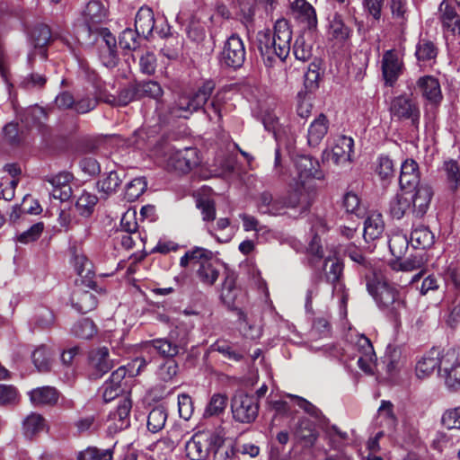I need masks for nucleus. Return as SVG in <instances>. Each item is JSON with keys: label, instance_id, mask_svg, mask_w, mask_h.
Wrapping results in <instances>:
<instances>
[{"label": "nucleus", "instance_id": "423d86ee", "mask_svg": "<svg viewBox=\"0 0 460 460\" xmlns=\"http://www.w3.org/2000/svg\"><path fill=\"white\" fill-rule=\"evenodd\" d=\"M246 58L244 43L238 34H232L226 40L220 53V64L234 70L243 66Z\"/></svg>", "mask_w": 460, "mask_h": 460}, {"label": "nucleus", "instance_id": "f257e3e1", "mask_svg": "<svg viewBox=\"0 0 460 460\" xmlns=\"http://www.w3.org/2000/svg\"><path fill=\"white\" fill-rule=\"evenodd\" d=\"M366 287L377 308L396 324L407 312L406 293L382 275L372 271L366 274Z\"/></svg>", "mask_w": 460, "mask_h": 460}, {"label": "nucleus", "instance_id": "7ed1b4c3", "mask_svg": "<svg viewBox=\"0 0 460 460\" xmlns=\"http://www.w3.org/2000/svg\"><path fill=\"white\" fill-rule=\"evenodd\" d=\"M390 117L396 121H409L416 130L420 121V110L417 101L409 93H402L391 99L388 108Z\"/></svg>", "mask_w": 460, "mask_h": 460}, {"label": "nucleus", "instance_id": "f8f14e48", "mask_svg": "<svg viewBox=\"0 0 460 460\" xmlns=\"http://www.w3.org/2000/svg\"><path fill=\"white\" fill-rule=\"evenodd\" d=\"M167 163L175 171L187 173L199 164L198 151L195 147L172 150Z\"/></svg>", "mask_w": 460, "mask_h": 460}, {"label": "nucleus", "instance_id": "8fccbe9b", "mask_svg": "<svg viewBox=\"0 0 460 460\" xmlns=\"http://www.w3.org/2000/svg\"><path fill=\"white\" fill-rule=\"evenodd\" d=\"M329 439L331 447L334 450H340L341 442L349 438V435L345 431H341L336 425H329V421L323 424L322 429Z\"/></svg>", "mask_w": 460, "mask_h": 460}, {"label": "nucleus", "instance_id": "0eeeda50", "mask_svg": "<svg viewBox=\"0 0 460 460\" xmlns=\"http://www.w3.org/2000/svg\"><path fill=\"white\" fill-rule=\"evenodd\" d=\"M132 380V376L128 375L125 367H119L114 370L109 379L102 385L100 391L102 394L103 401L109 402L120 394L128 392V382Z\"/></svg>", "mask_w": 460, "mask_h": 460}, {"label": "nucleus", "instance_id": "6e6552de", "mask_svg": "<svg viewBox=\"0 0 460 460\" xmlns=\"http://www.w3.org/2000/svg\"><path fill=\"white\" fill-rule=\"evenodd\" d=\"M218 442L217 435L196 434L185 445L186 456L190 460H205Z\"/></svg>", "mask_w": 460, "mask_h": 460}, {"label": "nucleus", "instance_id": "2eb2a0df", "mask_svg": "<svg viewBox=\"0 0 460 460\" xmlns=\"http://www.w3.org/2000/svg\"><path fill=\"white\" fill-rule=\"evenodd\" d=\"M114 367L106 347L93 350L89 355L90 377L99 379Z\"/></svg>", "mask_w": 460, "mask_h": 460}, {"label": "nucleus", "instance_id": "37998d69", "mask_svg": "<svg viewBox=\"0 0 460 460\" xmlns=\"http://www.w3.org/2000/svg\"><path fill=\"white\" fill-rule=\"evenodd\" d=\"M138 99L149 97L157 100L163 95L161 85L155 81L135 82Z\"/></svg>", "mask_w": 460, "mask_h": 460}, {"label": "nucleus", "instance_id": "de8ad7c7", "mask_svg": "<svg viewBox=\"0 0 460 460\" xmlns=\"http://www.w3.org/2000/svg\"><path fill=\"white\" fill-rule=\"evenodd\" d=\"M44 429L45 420L38 413H31L23 420V432L27 438H31Z\"/></svg>", "mask_w": 460, "mask_h": 460}, {"label": "nucleus", "instance_id": "c03bdc74", "mask_svg": "<svg viewBox=\"0 0 460 460\" xmlns=\"http://www.w3.org/2000/svg\"><path fill=\"white\" fill-rule=\"evenodd\" d=\"M325 279L334 286L339 284L343 272V263L338 259L328 258L324 261Z\"/></svg>", "mask_w": 460, "mask_h": 460}, {"label": "nucleus", "instance_id": "603ef678", "mask_svg": "<svg viewBox=\"0 0 460 460\" xmlns=\"http://www.w3.org/2000/svg\"><path fill=\"white\" fill-rule=\"evenodd\" d=\"M31 358L40 372H48L50 369V351L45 345L38 347L32 352Z\"/></svg>", "mask_w": 460, "mask_h": 460}, {"label": "nucleus", "instance_id": "69168bd1", "mask_svg": "<svg viewBox=\"0 0 460 460\" xmlns=\"http://www.w3.org/2000/svg\"><path fill=\"white\" fill-rule=\"evenodd\" d=\"M298 402L297 405L303 409L306 413H308L310 416L314 418L320 426L321 429H323V424L327 423L329 421V419H327L321 410H319L316 406H314L313 403L308 402L307 400L296 397Z\"/></svg>", "mask_w": 460, "mask_h": 460}, {"label": "nucleus", "instance_id": "0e129e2a", "mask_svg": "<svg viewBox=\"0 0 460 460\" xmlns=\"http://www.w3.org/2000/svg\"><path fill=\"white\" fill-rule=\"evenodd\" d=\"M293 54L297 60L307 61L312 57V45L307 43L304 36H298L293 46Z\"/></svg>", "mask_w": 460, "mask_h": 460}, {"label": "nucleus", "instance_id": "a211bd4d", "mask_svg": "<svg viewBox=\"0 0 460 460\" xmlns=\"http://www.w3.org/2000/svg\"><path fill=\"white\" fill-rule=\"evenodd\" d=\"M291 9L295 18L304 23V28L309 31L317 27V17L314 8L306 0H295L291 4Z\"/></svg>", "mask_w": 460, "mask_h": 460}, {"label": "nucleus", "instance_id": "5701e85b", "mask_svg": "<svg viewBox=\"0 0 460 460\" xmlns=\"http://www.w3.org/2000/svg\"><path fill=\"white\" fill-rule=\"evenodd\" d=\"M284 201V210L287 208L297 209L298 214L302 215L307 212L311 207V201L308 195L304 191L302 187H298L288 191L286 195L281 196Z\"/></svg>", "mask_w": 460, "mask_h": 460}, {"label": "nucleus", "instance_id": "052dcab7", "mask_svg": "<svg viewBox=\"0 0 460 460\" xmlns=\"http://www.w3.org/2000/svg\"><path fill=\"white\" fill-rule=\"evenodd\" d=\"M441 422L448 431L460 432V407L447 410L442 415Z\"/></svg>", "mask_w": 460, "mask_h": 460}, {"label": "nucleus", "instance_id": "4468645a", "mask_svg": "<svg viewBox=\"0 0 460 460\" xmlns=\"http://www.w3.org/2000/svg\"><path fill=\"white\" fill-rule=\"evenodd\" d=\"M84 30L88 33L91 40L92 32L102 28L99 26L106 19V9L102 2L92 0L88 2L84 11Z\"/></svg>", "mask_w": 460, "mask_h": 460}, {"label": "nucleus", "instance_id": "c756f323", "mask_svg": "<svg viewBox=\"0 0 460 460\" xmlns=\"http://www.w3.org/2000/svg\"><path fill=\"white\" fill-rule=\"evenodd\" d=\"M440 21L443 28L452 34H460V16L456 9L445 0L439 5Z\"/></svg>", "mask_w": 460, "mask_h": 460}, {"label": "nucleus", "instance_id": "6e6d98bb", "mask_svg": "<svg viewBox=\"0 0 460 460\" xmlns=\"http://www.w3.org/2000/svg\"><path fill=\"white\" fill-rule=\"evenodd\" d=\"M410 240L403 234H394L388 241L389 250L391 253L396 257L401 258L407 251Z\"/></svg>", "mask_w": 460, "mask_h": 460}, {"label": "nucleus", "instance_id": "9b49d317", "mask_svg": "<svg viewBox=\"0 0 460 460\" xmlns=\"http://www.w3.org/2000/svg\"><path fill=\"white\" fill-rule=\"evenodd\" d=\"M354 140L350 137L341 136L332 150L323 152V162L332 161L336 165L349 163L353 153Z\"/></svg>", "mask_w": 460, "mask_h": 460}, {"label": "nucleus", "instance_id": "ea45409f", "mask_svg": "<svg viewBox=\"0 0 460 460\" xmlns=\"http://www.w3.org/2000/svg\"><path fill=\"white\" fill-rule=\"evenodd\" d=\"M228 403V397L225 394H214L204 411L205 417L219 416L224 413Z\"/></svg>", "mask_w": 460, "mask_h": 460}, {"label": "nucleus", "instance_id": "393cba45", "mask_svg": "<svg viewBox=\"0 0 460 460\" xmlns=\"http://www.w3.org/2000/svg\"><path fill=\"white\" fill-rule=\"evenodd\" d=\"M417 86L421 95L430 103H439L442 100V93L439 82L431 75H425L417 81Z\"/></svg>", "mask_w": 460, "mask_h": 460}, {"label": "nucleus", "instance_id": "f03ea898", "mask_svg": "<svg viewBox=\"0 0 460 460\" xmlns=\"http://www.w3.org/2000/svg\"><path fill=\"white\" fill-rule=\"evenodd\" d=\"M291 40L292 31L288 21L285 18L275 22L273 31L264 29L256 34L257 48L268 66H271L277 58L281 61L288 58Z\"/></svg>", "mask_w": 460, "mask_h": 460}, {"label": "nucleus", "instance_id": "09e8293b", "mask_svg": "<svg viewBox=\"0 0 460 460\" xmlns=\"http://www.w3.org/2000/svg\"><path fill=\"white\" fill-rule=\"evenodd\" d=\"M140 34L131 28H126L119 37V45L122 49L134 51L140 46Z\"/></svg>", "mask_w": 460, "mask_h": 460}, {"label": "nucleus", "instance_id": "dca6fc26", "mask_svg": "<svg viewBox=\"0 0 460 460\" xmlns=\"http://www.w3.org/2000/svg\"><path fill=\"white\" fill-rule=\"evenodd\" d=\"M131 407V400L124 397L118 404L117 409L110 412L109 421L111 423L108 427L110 432H119L129 427Z\"/></svg>", "mask_w": 460, "mask_h": 460}, {"label": "nucleus", "instance_id": "864d4df0", "mask_svg": "<svg viewBox=\"0 0 460 460\" xmlns=\"http://www.w3.org/2000/svg\"><path fill=\"white\" fill-rule=\"evenodd\" d=\"M47 82L44 75L39 73H30L26 75L21 76L18 81V87L31 91L34 89L42 88Z\"/></svg>", "mask_w": 460, "mask_h": 460}, {"label": "nucleus", "instance_id": "7c9ffc66", "mask_svg": "<svg viewBox=\"0 0 460 460\" xmlns=\"http://www.w3.org/2000/svg\"><path fill=\"white\" fill-rule=\"evenodd\" d=\"M410 242L414 249L425 250L433 245L435 235L428 226L418 225L412 228Z\"/></svg>", "mask_w": 460, "mask_h": 460}, {"label": "nucleus", "instance_id": "e433bc0d", "mask_svg": "<svg viewBox=\"0 0 460 460\" xmlns=\"http://www.w3.org/2000/svg\"><path fill=\"white\" fill-rule=\"evenodd\" d=\"M114 447L110 448L88 447L77 453L76 460H113Z\"/></svg>", "mask_w": 460, "mask_h": 460}, {"label": "nucleus", "instance_id": "680f3d73", "mask_svg": "<svg viewBox=\"0 0 460 460\" xmlns=\"http://www.w3.org/2000/svg\"><path fill=\"white\" fill-rule=\"evenodd\" d=\"M31 38L36 48L45 47L51 39V31L46 24H37L31 31Z\"/></svg>", "mask_w": 460, "mask_h": 460}, {"label": "nucleus", "instance_id": "412c9836", "mask_svg": "<svg viewBox=\"0 0 460 460\" xmlns=\"http://www.w3.org/2000/svg\"><path fill=\"white\" fill-rule=\"evenodd\" d=\"M294 436L305 447H313L319 437L315 424L306 417L300 418L294 428Z\"/></svg>", "mask_w": 460, "mask_h": 460}, {"label": "nucleus", "instance_id": "13d9d810", "mask_svg": "<svg viewBox=\"0 0 460 460\" xmlns=\"http://www.w3.org/2000/svg\"><path fill=\"white\" fill-rule=\"evenodd\" d=\"M447 180L450 188L456 190L460 185V166L456 160H448L444 163Z\"/></svg>", "mask_w": 460, "mask_h": 460}, {"label": "nucleus", "instance_id": "b1692460", "mask_svg": "<svg viewBox=\"0 0 460 460\" xmlns=\"http://www.w3.org/2000/svg\"><path fill=\"white\" fill-rule=\"evenodd\" d=\"M283 204L281 196L274 197L270 192L263 191L258 199V209L262 214L274 217L281 216L286 213Z\"/></svg>", "mask_w": 460, "mask_h": 460}, {"label": "nucleus", "instance_id": "6ab92c4d", "mask_svg": "<svg viewBox=\"0 0 460 460\" xmlns=\"http://www.w3.org/2000/svg\"><path fill=\"white\" fill-rule=\"evenodd\" d=\"M442 356L439 349L432 348L424 354L416 365V375L419 378H425L431 375L438 367V373L441 375Z\"/></svg>", "mask_w": 460, "mask_h": 460}, {"label": "nucleus", "instance_id": "338daca9", "mask_svg": "<svg viewBox=\"0 0 460 460\" xmlns=\"http://www.w3.org/2000/svg\"><path fill=\"white\" fill-rule=\"evenodd\" d=\"M139 100L135 83L129 84L119 92L115 96L114 106H127L133 101Z\"/></svg>", "mask_w": 460, "mask_h": 460}, {"label": "nucleus", "instance_id": "9d476101", "mask_svg": "<svg viewBox=\"0 0 460 460\" xmlns=\"http://www.w3.org/2000/svg\"><path fill=\"white\" fill-rule=\"evenodd\" d=\"M446 386L451 391L460 390V358L455 351L442 355L441 375Z\"/></svg>", "mask_w": 460, "mask_h": 460}, {"label": "nucleus", "instance_id": "2f4dec72", "mask_svg": "<svg viewBox=\"0 0 460 460\" xmlns=\"http://www.w3.org/2000/svg\"><path fill=\"white\" fill-rule=\"evenodd\" d=\"M29 394L31 402L36 406L54 405L58 402L59 398L58 391L52 386L35 388L31 390Z\"/></svg>", "mask_w": 460, "mask_h": 460}, {"label": "nucleus", "instance_id": "774afa93", "mask_svg": "<svg viewBox=\"0 0 460 460\" xmlns=\"http://www.w3.org/2000/svg\"><path fill=\"white\" fill-rule=\"evenodd\" d=\"M179 370V366L177 362L170 358L166 360L164 364L160 365L157 376L164 382H169L176 376Z\"/></svg>", "mask_w": 460, "mask_h": 460}, {"label": "nucleus", "instance_id": "a19ab883", "mask_svg": "<svg viewBox=\"0 0 460 460\" xmlns=\"http://www.w3.org/2000/svg\"><path fill=\"white\" fill-rule=\"evenodd\" d=\"M167 411L164 406L155 407L147 416V429L152 433L160 431L165 425Z\"/></svg>", "mask_w": 460, "mask_h": 460}, {"label": "nucleus", "instance_id": "20e7f679", "mask_svg": "<svg viewBox=\"0 0 460 460\" xmlns=\"http://www.w3.org/2000/svg\"><path fill=\"white\" fill-rule=\"evenodd\" d=\"M259 402L253 394L237 391L231 399V411L235 421L252 423L259 414Z\"/></svg>", "mask_w": 460, "mask_h": 460}, {"label": "nucleus", "instance_id": "5fc2aeb1", "mask_svg": "<svg viewBox=\"0 0 460 460\" xmlns=\"http://www.w3.org/2000/svg\"><path fill=\"white\" fill-rule=\"evenodd\" d=\"M435 44L427 39H420L416 46L415 56L419 61H429L437 57Z\"/></svg>", "mask_w": 460, "mask_h": 460}, {"label": "nucleus", "instance_id": "49530a36", "mask_svg": "<svg viewBox=\"0 0 460 460\" xmlns=\"http://www.w3.org/2000/svg\"><path fill=\"white\" fill-rule=\"evenodd\" d=\"M147 183L144 177H137L128 182L125 187L124 198L128 202L137 200L146 190Z\"/></svg>", "mask_w": 460, "mask_h": 460}, {"label": "nucleus", "instance_id": "aec40b11", "mask_svg": "<svg viewBox=\"0 0 460 460\" xmlns=\"http://www.w3.org/2000/svg\"><path fill=\"white\" fill-rule=\"evenodd\" d=\"M399 184L402 190H410L421 184L419 165L413 159H406L402 164Z\"/></svg>", "mask_w": 460, "mask_h": 460}, {"label": "nucleus", "instance_id": "a18cd8bd", "mask_svg": "<svg viewBox=\"0 0 460 460\" xmlns=\"http://www.w3.org/2000/svg\"><path fill=\"white\" fill-rule=\"evenodd\" d=\"M71 332L77 338L88 340L96 334L97 329L93 320L83 318L73 325Z\"/></svg>", "mask_w": 460, "mask_h": 460}, {"label": "nucleus", "instance_id": "473e14b6", "mask_svg": "<svg viewBox=\"0 0 460 460\" xmlns=\"http://www.w3.org/2000/svg\"><path fill=\"white\" fill-rule=\"evenodd\" d=\"M407 212L411 213V199L407 190L397 193L389 202V213L394 219H402Z\"/></svg>", "mask_w": 460, "mask_h": 460}, {"label": "nucleus", "instance_id": "bb28decb", "mask_svg": "<svg viewBox=\"0 0 460 460\" xmlns=\"http://www.w3.org/2000/svg\"><path fill=\"white\" fill-rule=\"evenodd\" d=\"M72 306L81 314H87L97 306L96 296L88 290L75 288L71 295Z\"/></svg>", "mask_w": 460, "mask_h": 460}, {"label": "nucleus", "instance_id": "bf43d9fd", "mask_svg": "<svg viewBox=\"0 0 460 460\" xmlns=\"http://www.w3.org/2000/svg\"><path fill=\"white\" fill-rule=\"evenodd\" d=\"M92 36H94L93 40L98 43L99 47L117 49L116 38L109 29L102 27L92 32Z\"/></svg>", "mask_w": 460, "mask_h": 460}, {"label": "nucleus", "instance_id": "c85d7f7f", "mask_svg": "<svg viewBox=\"0 0 460 460\" xmlns=\"http://www.w3.org/2000/svg\"><path fill=\"white\" fill-rule=\"evenodd\" d=\"M329 128V120L323 113L319 114L310 124L307 131V144L310 146H317Z\"/></svg>", "mask_w": 460, "mask_h": 460}, {"label": "nucleus", "instance_id": "c9c22d12", "mask_svg": "<svg viewBox=\"0 0 460 460\" xmlns=\"http://www.w3.org/2000/svg\"><path fill=\"white\" fill-rule=\"evenodd\" d=\"M216 88V83L209 79L202 83L198 89L192 93L189 94L192 101V105L195 111H198L200 109H204L205 104L211 98L212 93Z\"/></svg>", "mask_w": 460, "mask_h": 460}, {"label": "nucleus", "instance_id": "72a5a7b5", "mask_svg": "<svg viewBox=\"0 0 460 460\" xmlns=\"http://www.w3.org/2000/svg\"><path fill=\"white\" fill-rule=\"evenodd\" d=\"M385 229L382 215L379 213L370 214L364 223L363 237L366 242L378 239Z\"/></svg>", "mask_w": 460, "mask_h": 460}, {"label": "nucleus", "instance_id": "a878e982", "mask_svg": "<svg viewBox=\"0 0 460 460\" xmlns=\"http://www.w3.org/2000/svg\"><path fill=\"white\" fill-rule=\"evenodd\" d=\"M295 165L301 181L308 178L320 179L322 176L319 162L310 155H298L295 160Z\"/></svg>", "mask_w": 460, "mask_h": 460}, {"label": "nucleus", "instance_id": "ddd939ff", "mask_svg": "<svg viewBox=\"0 0 460 460\" xmlns=\"http://www.w3.org/2000/svg\"><path fill=\"white\" fill-rule=\"evenodd\" d=\"M403 71V62L398 53L390 49L384 53L382 58V75L385 84L393 87Z\"/></svg>", "mask_w": 460, "mask_h": 460}, {"label": "nucleus", "instance_id": "3c124183", "mask_svg": "<svg viewBox=\"0 0 460 460\" xmlns=\"http://www.w3.org/2000/svg\"><path fill=\"white\" fill-rule=\"evenodd\" d=\"M197 276L204 285L212 286L218 279L219 270L214 266L212 261L209 262L205 261L199 265Z\"/></svg>", "mask_w": 460, "mask_h": 460}, {"label": "nucleus", "instance_id": "58836bf2", "mask_svg": "<svg viewBox=\"0 0 460 460\" xmlns=\"http://www.w3.org/2000/svg\"><path fill=\"white\" fill-rule=\"evenodd\" d=\"M329 29L332 38L339 41L346 40L351 34L350 28L345 24L342 16L337 13L330 19Z\"/></svg>", "mask_w": 460, "mask_h": 460}, {"label": "nucleus", "instance_id": "cd10ccee", "mask_svg": "<svg viewBox=\"0 0 460 460\" xmlns=\"http://www.w3.org/2000/svg\"><path fill=\"white\" fill-rule=\"evenodd\" d=\"M155 24L153 10L146 6L139 8L135 18V30L147 40L155 30Z\"/></svg>", "mask_w": 460, "mask_h": 460}, {"label": "nucleus", "instance_id": "1a4fd4ad", "mask_svg": "<svg viewBox=\"0 0 460 460\" xmlns=\"http://www.w3.org/2000/svg\"><path fill=\"white\" fill-rule=\"evenodd\" d=\"M411 199V214L416 218L423 217L430 206L434 191L432 187L422 182L419 187L407 190Z\"/></svg>", "mask_w": 460, "mask_h": 460}, {"label": "nucleus", "instance_id": "79ce46f5", "mask_svg": "<svg viewBox=\"0 0 460 460\" xmlns=\"http://www.w3.org/2000/svg\"><path fill=\"white\" fill-rule=\"evenodd\" d=\"M98 202L96 195L84 191L75 202L77 212L84 217H89Z\"/></svg>", "mask_w": 460, "mask_h": 460}, {"label": "nucleus", "instance_id": "39448f33", "mask_svg": "<svg viewBox=\"0 0 460 460\" xmlns=\"http://www.w3.org/2000/svg\"><path fill=\"white\" fill-rule=\"evenodd\" d=\"M149 343L162 357L172 358L181 350H185L188 339L183 331L176 328L170 332L168 338L155 339L150 341Z\"/></svg>", "mask_w": 460, "mask_h": 460}, {"label": "nucleus", "instance_id": "f3484780", "mask_svg": "<svg viewBox=\"0 0 460 460\" xmlns=\"http://www.w3.org/2000/svg\"><path fill=\"white\" fill-rule=\"evenodd\" d=\"M72 180L73 175L67 172H62L45 179L52 187L51 196L61 201H66L71 198L73 191L70 183Z\"/></svg>", "mask_w": 460, "mask_h": 460}, {"label": "nucleus", "instance_id": "4c0bfd02", "mask_svg": "<svg viewBox=\"0 0 460 460\" xmlns=\"http://www.w3.org/2000/svg\"><path fill=\"white\" fill-rule=\"evenodd\" d=\"M190 96L181 95L169 107L168 113L173 118H188L189 115L195 112Z\"/></svg>", "mask_w": 460, "mask_h": 460}, {"label": "nucleus", "instance_id": "e2e57ef3", "mask_svg": "<svg viewBox=\"0 0 460 460\" xmlns=\"http://www.w3.org/2000/svg\"><path fill=\"white\" fill-rule=\"evenodd\" d=\"M376 172L382 180L393 178L394 175V165L393 160L388 155H381L377 158Z\"/></svg>", "mask_w": 460, "mask_h": 460}, {"label": "nucleus", "instance_id": "4d7b16f0", "mask_svg": "<svg viewBox=\"0 0 460 460\" xmlns=\"http://www.w3.org/2000/svg\"><path fill=\"white\" fill-rule=\"evenodd\" d=\"M342 207L347 213L353 214L358 217L365 213L364 208L360 206L359 198L353 192H347L343 196Z\"/></svg>", "mask_w": 460, "mask_h": 460}, {"label": "nucleus", "instance_id": "f704fd0d", "mask_svg": "<svg viewBox=\"0 0 460 460\" xmlns=\"http://www.w3.org/2000/svg\"><path fill=\"white\" fill-rule=\"evenodd\" d=\"M75 261V268L79 276L82 278H85V280H82L83 284L85 287H88L92 290L96 292H102V288L98 289L97 284L91 279V275H93L92 271V263L84 255H75L74 258Z\"/></svg>", "mask_w": 460, "mask_h": 460}, {"label": "nucleus", "instance_id": "4be33fe9", "mask_svg": "<svg viewBox=\"0 0 460 460\" xmlns=\"http://www.w3.org/2000/svg\"><path fill=\"white\" fill-rule=\"evenodd\" d=\"M125 178L126 172L123 169L112 170L97 181V190L106 199L118 190Z\"/></svg>", "mask_w": 460, "mask_h": 460}]
</instances>
